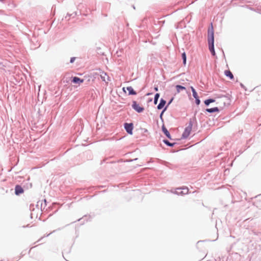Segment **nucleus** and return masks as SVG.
Returning a JSON list of instances; mask_svg holds the SVG:
<instances>
[{
	"instance_id": "nucleus-6",
	"label": "nucleus",
	"mask_w": 261,
	"mask_h": 261,
	"mask_svg": "<svg viewBox=\"0 0 261 261\" xmlns=\"http://www.w3.org/2000/svg\"><path fill=\"white\" fill-rule=\"evenodd\" d=\"M84 81V79H81L78 77L74 76L72 78V82H73L74 84H77L79 85L83 83Z\"/></svg>"
},
{
	"instance_id": "nucleus-22",
	"label": "nucleus",
	"mask_w": 261,
	"mask_h": 261,
	"mask_svg": "<svg viewBox=\"0 0 261 261\" xmlns=\"http://www.w3.org/2000/svg\"><path fill=\"white\" fill-rule=\"evenodd\" d=\"M164 111H162V113L161 115H162L163 113H164ZM161 116H162V115H161Z\"/></svg>"
},
{
	"instance_id": "nucleus-5",
	"label": "nucleus",
	"mask_w": 261,
	"mask_h": 261,
	"mask_svg": "<svg viewBox=\"0 0 261 261\" xmlns=\"http://www.w3.org/2000/svg\"><path fill=\"white\" fill-rule=\"evenodd\" d=\"M100 75L102 80L106 82V84H108L110 81V78L106 72H102Z\"/></svg>"
},
{
	"instance_id": "nucleus-11",
	"label": "nucleus",
	"mask_w": 261,
	"mask_h": 261,
	"mask_svg": "<svg viewBox=\"0 0 261 261\" xmlns=\"http://www.w3.org/2000/svg\"><path fill=\"white\" fill-rule=\"evenodd\" d=\"M126 89L128 91L129 94H136V92L134 90L133 88L131 86L126 87Z\"/></svg>"
},
{
	"instance_id": "nucleus-20",
	"label": "nucleus",
	"mask_w": 261,
	"mask_h": 261,
	"mask_svg": "<svg viewBox=\"0 0 261 261\" xmlns=\"http://www.w3.org/2000/svg\"><path fill=\"white\" fill-rule=\"evenodd\" d=\"M75 60V58H71L70 59V63H73Z\"/></svg>"
},
{
	"instance_id": "nucleus-2",
	"label": "nucleus",
	"mask_w": 261,
	"mask_h": 261,
	"mask_svg": "<svg viewBox=\"0 0 261 261\" xmlns=\"http://www.w3.org/2000/svg\"><path fill=\"white\" fill-rule=\"evenodd\" d=\"M192 129V124L191 123H190L188 126H187L182 134V137L184 138H188L191 134V132Z\"/></svg>"
},
{
	"instance_id": "nucleus-17",
	"label": "nucleus",
	"mask_w": 261,
	"mask_h": 261,
	"mask_svg": "<svg viewBox=\"0 0 261 261\" xmlns=\"http://www.w3.org/2000/svg\"><path fill=\"white\" fill-rule=\"evenodd\" d=\"M160 97V94L159 93H156L155 95V96H154V103L155 105H156L157 103V102H158V99Z\"/></svg>"
},
{
	"instance_id": "nucleus-15",
	"label": "nucleus",
	"mask_w": 261,
	"mask_h": 261,
	"mask_svg": "<svg viewBox=\"0 0 261 261\" xmlns=\"http://www.w3.org/2000/svg\"><path fill=\"white\" fill-rule=\"evenodd\" d=\"M215 102V100L213 99H208L204 101V103L208 106L210 103Z\"/></svg>"
},
{
	"instance_id": "nucleus-12",
	"label": "nucleus",
	"mask_w": 261,
	"mask_h": 261,
	"mask_svg": "<svg viewBox=\"0 0 261 261\" xmlns=\"http://www.w3.org/2000/svg\"><path fill=\"white\" fill-rule=\"evenodd\" d=\"M206 111L209 113H213V112H219V110L217 107H215V108H211V109H207L206 110Z\"/></svg>"
},
{
	"instance_id": "nucleus-7",
	"label": "nucleus",
	"mask_w": 261,
	"mask_h": 261,
	"mask_svg": "<svg viewBox=\"0 0 261 261\" xmlns=\"http://www.w3.org/2000/svg\"><path fill=\"white\" fill-rule=\"evenodd\" d=\"M23 192L22 187L19 185H17L15 188V193L16 195H19Z\"/></svg>"
},
{
	"instance_id": "nucleus-3",
	"label": "nucleus",
	"mask_w": 261,
	"mask_h": 261,
	"mask_svg": "<svg viewBox=\"0 0 261 261\" xmlns=\"http://www.w3.org/2000/svg\"><path fill=\"white\" fill-rule=\"evenodd\" d=\"M133 108L138 113L143 112L144 110V108L137 103L136 101H134L132 105Z\"/></svg>"
},
{
	"instance_id": "nucleus-14",
	"label": "nucleus",
	"mask_w": 261,
	"mask_h": 261,
	"mask_svg": "<svg viewBox=\"0 0 261 261\" xmlns=\"http://www.w3.org/2000/svg\"><path fill=\"white\" fill-rule=\"evenodd\" d=\"M191 89L192 91L193 97L194 98H197V97L198 96L196 90H195V89L193 87H191Z\"/></svg>"
},
{
	"instance_id": "nucleus-21",
	"label": "nucleus",
	"mask_w": 261,
	"mask_h": 261,
	"mask_svg": "<svg viewBox=\"0 0 261 261\" xmlns=\"http://www.w3.org/2000/svg\"><path fill=\"white\" fill-rule=\"evenodd\" d=\"M154 90H155V91H158V87H155V88H154Z\"/></svg>"
},
{
	"instance_id": "nucleus-4",
	"label": "nucleus",
	"mask_w": 261,
	"mask_h": 261,
	"mask_svg": "<svg viewBox=\"0 0 261 261\" xmlns=\"http://www.w3.org/2000/svg\"><path fill=\"white\" fill-rule=\"evenodd\" d=\"M124 127L129 134L132 135L133 134V125L132 123H125Z\"/></svg>"
},
{
	"instance_id": "nucleus-18",
	"label": "nucleus",
	"mask_w": 261,
	"mask_h": 261,
	"mask_svg": "<svg viewBox=\"0 0 261 261\" xmlns=\"http://www.w3.org/2000/svg\"><path fill=\"white\" fill-rule=\"evenodd\" d=\"M164 143L168 145V146H172L173 145V144H172L171 143H170L167 140H164Z\"/></svg>"
},
{
	"instance_id": "nucleus-19",
	"label": "nucleus",
	"mask_w": 261,
	"mask_h": 261,
	"mask_svg": "<svg viewBox=\"0 0 261 261\" xmlns=\"http://www.w3.org/2000/svg\"><path fill=\"white\" fill-rule=\"evenodd\" d=\"M195 98L196 99V104L197 105H199L200 104V100L199 99L198 96H197V98Z\"/></svg>"
},
{
	"instance_id": "nucleus-1",
	"label": "nucleus",
	"mask_w": 261,
	"mask_h": 261,
	"mask_svg": "<svg viewBox=\"0 0 261 261\" xmlns=\"http://www.w3.org/2000/svg\"><path fill=\"white\" fill-rule=\"evenodd\" d=\"M208 43L209 46V49L213 56L215 55V51L214 50V30L212 27L211 29L208 30Z\"/></svg>"
},
{
	"instance_id": "nucleus-8",
	"label": "nucleus",
	"mask_w": 261,
	"mask_h": 261,
	"mask_svg": "<svg viewBox=\"0 0 261 261\" xmlns=\"http://www.w3.org/2000/svg\"><path fill=\"white\" fill-rule=\"evenodd\" d=\"M224 74L228 77L230 80L233 79V75L229 70H226L224 71Z\"/></svg>"
},
{
	"instance_id": "nucleus-9",
	"label": "nucleus",
	"mask_w": 261,
	"mask_h": 261,
	"mask_svg": "<svg viewBox=\"0 0 261 261\" xmlns=\"http://www.w3.org/2000/svg\"><path fill=\"white\" fill-rule=\"evenodd\" d=\"M166 103V100L163 99H161L159 105L158 106V109L159 110L162 109L165 106Z\"/></svg>"
},
{
	"instance_id": "nucleus-16",
	"label": "nucleus",
	"mask_w": 261,
	"mask_h": 261,
	"mask_svg": "<svg viewBox=\"0 0 261 261\" xmlns=\"http://www.w3.org/2000/svg\"><path fill=\"white\" fill-rule=\"evenodd\" d=\"M182 59L183 60V64L184 65H186V53H183L182 54Z\"/></svg>"
},
{
	"instance_id": "nucleus-10",
	"label": "nucleus",
	"mask_w": 261,
	"mask_h": 261,
	"mask_svg": "<svg viewBox=\"0 0 261 261\" xmlns=\"http://www.w3.org/2000/svg\"><path fill=\"white\" fill-rule=\"evenodd\" d=\"M162 130H163V132H164V133L165 134V135L169 139L171 138V136H170V134L169 133V132L168 131V130L166 128V127L163 126L162 127Z\"/></svg>"
},
{
	"instance_id": "nucleus-13",
	"label": "nucleus",
	"mask_w": 261,
	"mask_h": 261,
	"mask_svg": "<svg viewBox=\"0 0 261 261\" xmlns=\"http://www.w3.org/2000/svg\"><path fill=\"white\" fill-rule=\"evenodd\" d=\"M176 89L178 93L180 92L181 90H185L186 88L180 85H176Z\"/></svg>"
}]
</instances>
